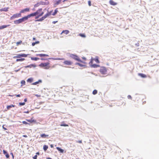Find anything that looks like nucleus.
Segmentation results:
<instances>
[{
    "mask_svg": "<svg viewBox=\"0 0 159 159\" xmlns=\"http://www.w3.org/2000/svg\"><path fill=\"white\" fill-rule=\"evenodd\" d=\"M49 65L50 63L49 62L43 63L39 64V66L41 67H43L44 69H48L51 67Z\"/></svg>",
    "mask_w": 159,
    "mask_h": 159,
    "instance_id": "f257e3e1",
    "label": "nucleus"
},
{
    "mask_svg": "<svg viewBox=\"0 0 159 159\" xmlns=\"http://www.w3.org/2000/svg\"><path fill=\"white\" fill-rule=\"evenodd\" d=\"M36 15H37L35 17V19H37L39 17L42 16L44 14V12L42 11V9L40 8L36 12Z\"/></svg>",
    "mask_w": 159,
    "mask_h": 159,
    "instance_id": "f03ea898",
    "label": "nucleus"
},
{
    "mask_svg": "<svg viewBox=\"0 0 159 159\" xmlns=\"http://www.w3.org/2000/svg\"><path fill=\"white\" fill-rule=\"evenodd\" d=\"M99 71L101 74L105 75L107 74V69L104 66H101L100 69Z\"/></svg>",
    "mask_w": 159,
    "mask_h": 159,
    "instance_id": "7ed1b4c3",
    "label": "nucleus"
},
{
    "mask_svg": "<svg viewBox=\"0 0 159 159\" xmlns=\"http://www.w3.org/2000/svg\"><path fill=\"white\" fill-rule=\"evenodd\" d=\"M79 61V62L76 63L75 64V65H79L81 67L86 66V65L87 64L86 62L80 60V61Z\"/></svg>",
    "mask_w": 159,
    "mask_h": 159,
    "instance_id": "20e7f679",
    "label": "nucleus"
},
{
    "mask_svg": "<svg viewBox=\"0 0 159 159\" xmlns=\"http://www.w3.org/2000/svg\"><path fill=\"white\" fill-rule=\"evenodd\" d=\"M63 63L66 65L71 66L73 64V62L71 61L66 60L63 61Z\"/></svg>",
    "mask_w": 159,
    "mask_h": 159,
    "instance_id": "39448f33",
    "label": "nucleus"
},
{
    "mask_svg": "<svg viewBox=\"0 0 159 159\" xmlns=\"http://www.w3.org/2000/svg\"><path fill=\"white\" fill-rule=\"evenodd\" d=\"M94 61L98 63H99V61L98 58V57H96V58H92L91 59V61L89 62V64H92L93 63V61Z\"/></svg>",
    "mask_w": 159,
    "mask_h": 159,
    "instance_id": "423d86ee",
    "label": "nucleus"
},
{
    "mask_svg": "<svg viewBox=\"0 0 159 159\" xmlns=\"http://www.w3.org/2000/svg\"><path fill=\"white\" fill-rule=\"evenodd\" d=\"M70 57L78 61H80V58L77 55L72 54L70 55Z\"/></svg>",
    "mask_w": 159,
    "mask_h": 159,
    "instance_id": "0eeeda50",
    "label": "nucleus"
},
{
    "mask_svg": "<svg viewBox=\"0 0 159 159\" xmlns=\"http://www.w3.org/2000/svg\"><path fill=\"white\" fill-rule=\"evenodd\" d=\"M20 14H14L10 18L11 20H12L16 18H17L19 17Z\"/></svg>",
    "mask_w": 159,
    "mask_h": 159,
    "instance_id": "6e6552de",
    "label": "nucleus"
},
{
    "mask_svg": "<svg viewBox=\"0 0 159 159\" xmlns=\"http://www.w3.org/2000/svg\"><path fill=\"white\" fill-rule=\"evenodd\" d=\"M29 18V17H28V15L27 16L22 18L20 19V23L27 20Z\"/></svg>",
    "mask_w": 159,
    "mask_h": 159,
    "instance_id": "1a4fd4ad",
    "label": "nucleus"
},
{
    "mask_svg": "<svg viewBox=\"0 0 159 159\" xmlns=\"http://www.w3.org/2000/svg\"><path fill=\"white\" fill-rule=\"evenodd\" d=\"M68 0H64L63 1V3L64 4H65V6L64 7V8H66L68 7L70 5L69 4H67V1Z\"/></svg>",
    "mask_w": 159,
    "mask_h": 159,
    "instance_id": "9d476101",
    "label": "nucleus"
},
{
    "mask_svg": "<svg viewBox=\"0 0 159 159\" xmlns=\"http://www.w3.org/2000/svg\"><path fill=\"white\" fill-rule=\"evenodd\" d=\"M61 0H58V1H56L54 3V7H56L57 5L61 3Z\"/></svg>",
    "mask_w": 159,
    "mask_h": 159,
    "instance_id": "9b49d317",
    "label": "nucleus"
},
{
    "mask_svg": "<svg viewBox=\"0 0 159 159\" xmlns=\"http://www.w3.org/2000/svg\"><path fill=\"white\" fill-rule=\"evenodd\" d=\"M109 2V3L110 4H111V5H113V6L116 5L117 4V3L114 2L112 0H110Z\"/></svg>",
    "mask_w": 159,
    "mask_h": 159,
    "instance_id": "f8f14e48",
    "label": "nucleus"
},
{
    "mask_svg": "<svg viewBox=\"0 0 159 159\" xmlns=\"http://www.w3.org/2000/svg\"><path fill=\"white\" fill-rule=\"evenodd\" d=\"M37 56H39L40 57H49V55L48 54H37L36 55Z\"/></svg>",
    "mask_w": 159,
    "mask_h": 159,
    "instance_id": "ddd939ff",
    "label": "nucleus"
},
{
    "mask_svg": "<svg viewBox=\"0 0 159 159\" xmlns=\"http://www.w3.org/2000/svg\"><path fill=\"white\" fill-rule=\"evenodd\" d=\"M3 154L5 155L6 157L7 158H8L9 157V156L8 154L7 153V152H6L5 150H3Z\"/></svg>",
    "mask_w": 159,
    "mask_h": 159,
    "instance_id": "4468645a",
    "label": "nucleus"
},
{
    "mask_svg": "<svg viewBox=\"0 0 159 159\" xmlns=\"http://www.w3.org/2000/svg\"><path fill=\"white\" fill-rule=\"evenodd\" d=\"M48 136L49 135L48 134H42L40 135L41 137L43 138H47Z\"/></svg>",
    "mask_w": 159,
    "mask_h": 159,
    "instance_id": "2eb2a0df",
    "label": "nucleus"
},
{
    "mask_svg": "<svg viewBox=\"0 0 159 159\" xmlns=\"http://www.w3.org/2000/svg\"><path fill=\"white\" fill-rule=\"evenodd\" d=\"M10 25H3L0 26V30L3 29L4 28H6L7 27L9 26Z\"/></svg>",
    "mask_w": 159,
    "mask_h": 159,
    "instance_id": "dca6fc26",
    "label": "nucleus"
},
{
    "mask_svg": "<svg viewBox=\"0 0 159 159\" xmlns=\"http://www.w3.org/2000/svg\"><path fill=\"white\" fill-rule=\"evenodd\" d=\"M93 68H96L98 67H99V65H96L95 64H93V63H92V64H89Z\"/></svg>",
    "mask_w": 159,
    "mask_h": 159,
    "instance_id": "f3484780",
    "label": "nucleus"
},
{
    "mask_svg": "<svg viewBox=\"0 0 159 159\" xmlns=\"http://www.w3.org/2000/svg\"><path fill=\"white\" fill-rule=\"evenodd\" d=\"M30 10V9L29 8H26L20 11V13H23L25 12L29 11Z\"/></svg>",
    "mask_w": 159,
    "mask_h": 159,
    "instance_id": "a211bd4d",
    "label": "nucleus"
},
{
    "mask_svg": "<svg viewBox=\"0 0 159 159\" xmlns=\"http://www.w3.org/2000/svg\"><path fill=\"white\" fill-rule=\"evenodd\" d=\"M69 31L68 30H63L61 33L62 34L63 33H65L66 34H67L69 33Z\"/></svg>",
    "mask_w": 159,
    "mask_h": 159,
    "instance_id": "6ab92c4d",
    "label": "nucleus"
},
{
    "mask_svg": "<svg viewBox=\"0 0 159 159\" xmlns=\"http://www.w3.org/2000/svg\"><path fill=\"white\" fill-rule=\"evenodd\" d=\"M138 75L141 76L142 78H145L147 77V76L146 75L142 73H139Z\"/></svg>",
    "mask_w": 159,
    "mask_h": 159,
    "instance_id": "aec40b11",
    "label": "nucleus"
},
{
    "mask_svg": "<svg viewBox=\"0 0 159 159\" xmlns=\"http://www.w3.org/2000/svg\"><path fill=\"white\" fill-rule=\"evenodd\" d=\"M9 8V7H4L0 9V11H8Z\"/></svg>",
    "mask_w": 159,
    "mask_h": 159,
    "instance_id": "412c9836",
    "label": "nucleus"
},
{
    "mask_svg": "<svg viewBox=\"0 0 159 159\" xmlns=\"http://www.w3.org/2000/svg\"><path fill=\"white\" fill-rule=\"evenodd\" d=\"M36 12H35L31 13L30 14L28 15V17H29V18H30L31 16H36Z\"/></svg>",
    "mask_w": 159,
    "mask_h": 159,
    "instance_id": "4be33fe9",
    "label": "nucleus"
},
{
    "mask_svg": "<svg viewBox=\"0 0 159 159\" xmlns=\"http://www.w3.org/2000/svg\"><path fill=\"white\" fill-rule=\"evenodd\" d=\"M26 120L31 123H32L33 122H36V120H34L33 118H31L30 120Z\"/></svg>",
    "mask_w": 159,
    "mask_h": 159,
    "instance_id": "5701e85b",
    "label": "nucleus"
},
{
    "mask_svg": "<svg viewBox=\"0 0 159 159\" xmlns=\"http://www.w3.org/2000/svg\"><path fill=\"white\" fill-rule=\"evenodd\" d=\"M39 2L40 3V5H48V3H47L46 2H43V1H41Z\"/></svg>",
    "mask_w": 159,
    "mask_h": 159,
    "instance_id": "b1692460",
    "label": "nucleus"
},
{
    "mask_svg": "<svg viewBox=\"0 0 159 159\" xmlns=\"http://www.w3.org/2000/svg\"><path fill=\"white\" fill-rule=\"evenodd\" d=\"M36 67V66L35 64H31L30 65L28 66H26V67H30V68H32V67H34L35 68Z\"/></svg>",
    "mask_w": 159,
    "mask_h": 159,
    "instance_id": "393cba45",
    "label": "nucleus"
},
{
    "mask_svg": "<svg viewBox=\"0 0 159 159\" xmlns=\"http://www.w3.org/2000/svg\"><path fill=\"white\" fill-rule=\"evenodd\" d=\"M15 107V105H8L7 106V110H9L10 108L12 107Z\"/></svg>",
    "mask_w": 159,
    "mask_h": 159,
    "instance_id": "a878e982",
    "label": "nucleus"
},
{
    "mask_svg": "<svg viewBox=\"0 0 159 159\" xmlns=\"http://www.w3.org/2000/svg\"><path fill=\"white\" fill-rule=\"evenodd\" d=\"M48 148V146L46 145H44L43 146V149L44 151H46Z\"/></svg>",
    "mask_w": 159,
    "mask_h": 159,
    "instance_id": "bb28decb",
    "label": "nucleus"
},
{
    "mask_svg": "<svg viewBox=\"0 0 159 159\" xmlns=\"http://www.w3.org/2000/svg\"><path fill=\"white\" fill-rule=\"evenodd\" d=\"M56 148L60 152L63 153L64 152V150L63 149H61V148L59 147H57Z\"/></svg>",
    "mask_w": 159,
    "mask_h": 159,
    "instance_id": "cd10ccee",
    "label": "nucleus"
},
{
    "mask_svg": "<svg viewBox=\"0 0 159 159\" xmlns=\"http://www.w3.org/2000/svg\"><path fill=\"white\" fill-rule=\"evenodd\" d=\"M42 82V81L40 80H39L38 81L36 82H34V83H33L32 84L33 85H36L37 84H39V82Z\"/></svg>",
    "mask_w": 159,
    "mask_h": 159,
    "instance_id": "c85d7f7f",
    "label": "nucleus"
},
{
    "mask_svg": "<svg viewBox=\"0 0 159 159\" xmlns=\"http://www.w3.org/2000/svg\"><path fill=\"white\" fill-rule=\"evenodd\" d=\"M58 11L57 10V8L55 10L54 12L52 14V15L53 16H55L57 14Z\"/></svg>",
    "mask_w": 159,
    "mask_h": 159,
    "instance_id": "c756f323",
    "label": "nucleus"
},
{
    "mask_svg": "<svg viewBox=\"0 0 159 159\" xmlns=\"http://www.w3.org/2000/svg\"><path fill=\"white\" fill-rule=\"evenodd\" d=\"M33 81V79L32 78H30L28 79L27 80V81L28 82L30 83H31Z\"/></svg>",
    "mask_w": 159,
    "mask_h": 159,
    "instance_id": "7c9ffc66",
    "label": "nucleus"
},
{
    "mask_svg": "<svg viewBox=\"0 0 159 159\" xmlns=\"http://www.w3.org/2000/svg\"><path fill=\"white\" fill-rule=\"evenodd\" d=\"M27 101V99L26 98H25L24 100V101L25 102H20V106L21 105H24L25 104V102H26Z\"/></svg>",
    "mask_w": 159,
    "mask_h": 159,
    "instance_id": "2f4dec72",
    "label": "nucleus"
},
{
    "mask_svg": "<svg viewBox=\"0 0 159 159\" xmlns=\"http://www.w3.org/2000/svg\"><path fill=\"white\" fill-rule=\"evenodd\" d=\"M40 2H38L36 4H35L34 5V7H37L39 6L40 5Z\"/></svg>",
    "mask_w": 159,
    "mask_h": 159,
    "instance_id": "473e14b6",
    "label": "nucleus"
},
{
    "mask_svg": "<svg viewBox=\"0 0 159 159\" xmlns=\"http://www.w3.org/2000/svg\"><path fill=\"white\" fill-rule=\"evenodd\" d=\"M14 22L15 24H19L20 23V19H19L18 20H16L14 21Z\"/></svg>",
    "mask_w": 159,
    "mask_h": 159,
    "instance_id": "72a5a7b5",
    "label": "nucleus"
},
{
    "mask_svg": "<svg viewBox=\"0 0 159 159\" xmlns=\"http://www.w3.org/2000/svg\"><path fill=\"white\" fill-rule=\"evenodd\" d=\"M98 93V91L96 90H94L93 92V95H95Z\"/></svg>",
    "mask_w": 159,
    "mask_h": 159,
    "instance_id": "f704fd0d",
    "label": "nucleus"
},
{
    "mask_svg": "<svg viewBox=\"0 0 159 159\" xmlns=\"http://www.w3.org/2000/svg\"><path fill=\"white\" fill-rule=\"evenodd\" d=\"M44 19H45L44 16L42 17L41 18H40L38 20H37L38 21H42Z\"/></svg>",
    "mask_w": 159,
    "mask_h": 159,
    "instance_id": "c9c22d12",
    "label": "nucleus"
},
{
    "mask_svg": "<svg viewBox=\"0 0 159 159\" xmlns=\"http://www.w3.org/2000/svg\"><path fill=\"white\" fill-rule=\"evenodd\" d=\"M31 59L32 60H35V61H37L39 59V58L38 57H32L31 58Z\"/></svg>",
    "mask_w": 159,
    "mask_h": 159,
    "instance_id": "e433bc0d",
    "label": "nucleus"
},
{
    "mask_svg": "<svg viewBox=\"0 0 159 159\" xmlns=\"http://www.w3.org/2000/svg\"><path fill=\"white\" fill-rule=\"evenodd\" d=\"M52 10L48 12L47 13L48 16L51 15L52 14Z\"/></svg>",
    "mask_w": 159,
    "mask_h": 159,
    "instance_id": "4c0bfd02",
    "label": "nucleus"
},
{
    "mask_svg": "<svg viewBox=\"0 0 159 159\" xmlns=\"http://www.w3.org/2000/svg\"><path fill=\"white\" fill-rule=\"evenodd\" d=\"M64 58H57L56 59V60H64Z\"/></svg>",
    "mask_w": 159,
    "mask_h": 159,
    "instance_id": "58836bf2",
    "label": "nucleus"
},
{
    "mask_svg": "<svg viewBox=\"0 0 159 159\" xmlns=\"http://www.w3.org/2000/svg\"><path fill=\"white\" fill-rule=\"evenodd\" d=\"M20 83L22 85H25V82L24 80H22Z\"/></svg>",
    "mask_w": 159,
    "mask_h": 159,
    "instance_id": "ea45409f",
    "label": "nucleus"
},
{
    "mask_svg": "<svg viewBox=\"0 0 159 159\" xmlns=\"http://www.w3.org/2000/svg\"><path fill=\"white\" fill-rule=\"evenodd\" d=\"M27 56V55L25 54H20V57H26Z\"/></svg>",
    "mask_w": 159,
    "mask_h": 159,
    "instance_id": "a19ab883",
    "label": "nucleus"
},
{
    "mask_svg": "<svg viewBox=\"0 0 159 159\" xmlns=\"http://www.w3.org/2000/svg\"><path fill=\"white\" fill-rule=\"evenodd\" d=\"M79 35L82 37H84V38H85L86 37L85 35V34H80Z\"/></svg>",
    "mask_w": 159,
    "mask_h": 159,
    "instance_id": "79ce46f5",
    "label": "nucleus"
},
{
    "mask_svg": "<svg viewBox=\"0 0 159 159\" xmlns=\"http://www.w3.org/2000/svg\"><path fill=\"white\" fill-rule=\"evenodd\" d=\"M61 126H68V125L66 124H61L60 125Z\"/></svg>",
    "mask_w": 159,
    "mask_h": 159,
    "instance_id": "37998d69",
    "label": "nucleus"
},
{
    "mask_svg": "<svg viewBox=\"0 0 159 159\" xmlns=\"http://www.w3.org/2000/svg\"><path fill=\"white\" fill-rule=\"evenodd\" d=\"M22 123L23 124H25V125H27V124H29V123L27 122L26 121H23L22 122Z\"/></svg>",
    "mask_w": 159,
    "mask_h": 159,
    "instance_id": "c03bdc74",
    "label": "nucleus"
},
{
    "mask_svg": "<svg viewBox=\"0 0 159 159\" xmlns=\"http://www.w3.org/2000/svg\"><path fill=\"white\" fill-rule=\"evenodd\" d=\"M37 155H35L34 157H33V158L34 159H37Z\"/></svg>",
    "mask_w": 159,
    "mask_h": 159,
    "instance_id": "a18cd8bd",
    "label": "nucleus"
},
{
    "mask_svg": "<svg viewBox=\"0 0 159 159\" xmlns=\"http://www.w3.org/2000/svg\"><path fill=\"white\" fill-rule=\"evenodd\" d=\"M43 16L45 19L48 16L47 14H45Z\"/></svg>",
    "mask_w": 159,
    "mask_h": 159,
    "instance_id": "49530a36",
    "label": "nucleus"
},
{
    "mask_svg": "<svg viewBox=\"0 0 159 159\" xmlns=\"http://www.w3.org/2000/svg\"><path fill=\"white\" fill-rule=\"evenodd\" d=\"M88 2V4H89V6H91V2L90 1H89Z\"/></svg>",
    "mask_w": 159,
    "mask_h": 159,
    "instance_id": "de8ad7c7",
    "label": "nucleus"
},
{
    "mask_svg": "<svg viewBox=\"0 0 159 159\" xmlns=\"http://www.w3.org/2000/svg\"><path fill=\"white\" fill-rule=\"evenodd\" d=\"M128 98L129 99H132V97H131V96L130 95H129L128 96Z\"/></svg>",
    "mask_w": 159,
    "mask_h": 159,
    "instance_id": "09e8293b",
    "label": "nucleus"
},
{
    "mask_svg": "<svg viewBox=\"0 0 159 159\" xmlns=\"http://www.w3.org/2000/svg\"><path fill=\"white\" fill-rule=\"evenodd\" d=\"M35 96L38 97H41V95H40L35 94Z\"/></svg>",
    "mask_w": 159,
    "mask_h": 159,
    "instance_id": "8fccbe9b",
    "label": "nucleus"
},
{
    "mask_svg": "<svg viewBox=\"0 0 159 159\" xmlns=\"http://www.w3.org/2000/svg\"><path fill=\"white\" fill-rule=\"evenodd\" d=\"M35 44H36V43H35V42L33 43H32V45L33 46H34V45H35Z\"/></svg>",
    "mask_w": 159,
    "mask_h": 159,
    "instance_id": "3c124183",
    "label": "nucleus"
},
{
    "mask_svg": "<svg viewBox=\"0 0 159 159\" xmlns=\"http://www.w3.org/2000/svg\"><path fill=\"white\" fill-rule=\"evenodd\" d=\"M2 128H3V129H4V130H7V128H5V127H4V126H3V125L2 126Z\"/></svg>",
    "mask_w": 159,
    "mask_h": 159,
    "instance_id": "603ef678",
    "label": "nucleus"
},
{
    "mask_svg": "<svg viewBox=\"0 0 159 159\" xmlns=\"http://www.w3.org/2000/svg\"><path fill=\"white\" fill-rule=\"evenodd\" d=\"M78 143H82V140H79L77 142Z\"/></svg>",
    "mask_w": 159,
    "mask_h": 159,
    "instance_id": "864d4df0",
    "label": "nucleus"
},
{
    "mask_svg": "<svg viewBox=\"0 0 159 159\" xmlns=\"http://www.w3.org/2000/svg\"><path fill=\"white\" fill-rule=\"evenodd\" d=\"M50 146L52 148H53V146L52 144H51Z\"/></svg>",
    "mask_w": 159,
    "mask_h": 159,
    "instance_id": "5fc2aeb1",
    "label": "nucleus"
},
{
    "mask_svg": "<svg viewBox=\"0 0 159 159\" xmlns=\"http://www.w3.org/2000/svg\"><path fill=\"white\" fill-rule=\"evenodd\" d=\"M57 22V21H54L53 22V23L54 24H55Z\"/></svg>",
    "mask_w": 159,
    "mask_h": 159,
    "instance_id": "6e6d98bb",
    "label": "nucleus"
},
{
    "mask_svg": "<svg viewBox=\"0 0 159 159\" xmlns=\"http://www.w3.org/2000/svg\"><path fill=\"white\" fill-rule=\"evenodd\" d=\"M46 59H45L44 58H41V60H45Z\"/></svg>",
    "mask_w": 159,
    "mask_h": 159,
    "instance_id": "4d7b16f0",
    "label": "nucleus"
},
{
    "mask_svg": "<svg viewBox=\"0 0 159 159\" xmlns=\"http://www.w3.org/2000/svg\"><path fill=\"white\" fill-rule=\"evenodd\" d=\"M16 61H20V59H16Z\"/></svg>",
    "mask_w": 159,
    "mask_h": 159,
    "instance_id": "13d9d810",
    "label": "nucleus"
},
{
    "mask_svg": "<svg viewBox=\"0 0 159 159\" xmlns=\"http://www.w3.org/2000/svg\"><path fill=\"white\" fill-rule=\"evenodd\" d=\"M24 60V59H22V58H20V61H23V60Z\"/></svg>",
    "mask_w": 159,
    "mask_h": 159,
    "instance_id": "bf43d9fd",
    "label": "nucleus"
},
{
    "mask_svg": "<svg viewBox=\"0 0 159 159\" xmlns=\"http://www.w3.org/2000/svg\"><path fill=\"white\" fill-rule=\"evenodd\" d=\"M23 136L25 137H27V136L26 135H23Z\"/></svg>",
    "mask_w": 159,
    "mask_h": 159,
    "instance_id": "052dcab7",
    "label": "nucleus"
},
{
    "mask_svg": "<svg viewBox=\"0 0 159 159\" xmlns=\"http://www.w3.org/2000/svg\"><path fill=\"white\" fill-rule=\"evenodd\" d=\"M82 58H83V59H84V60H86V58H85L84 57H83Z\"/></svg>",
    "mask_w": 159,
    "mask_h": 159,
    "instance_id": "680f3d73",
    "label": "nucleus"
},
{
    "mask_svg": "<svg viewBox=\"0 0 159 159\" xmlns=\"http://www.w3.org/2000/svg\"><path fill=\"white\" fill-rule=\"evenodd\" d=\"M36 154H38V155H39V152H37V153H36Z\"/></svg>",
    "mask_w": 159,
    "mask_h": 159,
    "instance_id": "e2e57ef3",
    "label": "nucleus"
},
{
    "mask_svg": "<svg viewBox=\"0 0 159 159\" xmlns=\"http://www.w3.org/2000/svg\"><path fill=\"white\" fill-rule=\"evenodd\" d=\"M16 96L17 97H20V94H18L17 95H16Z\"/></svg>",
    "mask_w": 159,
    "mask_h": 159,
    "instance_id": "0e129e2a",
    "label": "nucleus"
},
{
    "mask_svg": "<svg viewBox=\"0 0 159 159\" xmlns=\"http://www.w3.org/2000/svg\"><path fill=\"white\" fill-rule=\"evenodd\" d=\"M46 159H52L50 157H48L46 158Z\"/></svg>",
    "mask_w": 159,
    "mask_h": 159,
    "instance_id": "69168bd1",
    "label": "nucleus"
},
{
    "mask_svg": "<svg viewBox=\"0 0 159 159\" xmlns=\"http://www.w3.org/2000/svg\"><path fill=\"white\" fill-rule=\"evenodd\" d=\"M35 43H36V44H37V43H39V41H37V42H36Z\"/></svg>",
    "mask_w": 159,
    "mask_h": 159,
    "instance_id": "338daca9",
    "label": "nucleus"
},
{
    "mask_svg": "<svg viewBox=\"0 0 159 159\" xmlns=\"http://www.w3.org/2000/svg\"><path fill=\"white\" fill-rule=\"evenodd\" d=\"M33 40H35V38H33Z\"/></svg>",
    "mask_w": 159,
    "mask_h": 159,
    "instance_id": "774afa93",
    "label": "nucleus"
}]
</instances>
